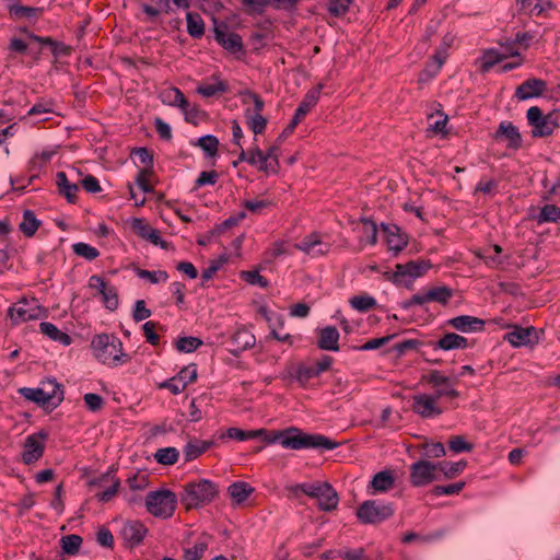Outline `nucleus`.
Wrapping results in <instances>:
<instances>
[{"label": "nucleus", "mask_w": 560, "mask_h": 560, "mask_svg": "<svg viewBox=\"0 0 560 560\" xmlns=\"http://www.w3.org/2000/svg\"><path fill=\"white\" fill-rule=\"evenodd\" d=\"M282 141H279L277 139L276 143L270 145L265 152L262 151L264 155V163L262 166L259 167V171L266 173V174H278L280 171V162H279V154H280V145Z\"/></svg>", "instance_id": "18"}, {"label": "nucleus", "mask_w": 560, "mask_h": 560, "mask_svg": "<svg viewBox=\"0 0 560 560\" xmlns=\"http://www.w3.org/2000/svg\"><path fill=\"white\" fill-rule=\"evenodd\" d=\"M91 485L98 487L107 486L104 490L98 491L95 497L101 502H108L117 494L120 487V480L116 478L115 474L107 471L97 479L91 481Z\"/></svg>", "instance_id": "12"}, {"label": "nucleus", "mask_w": 560, "mask_h": 560, "mask_svg": "<svg viewBox=\"0 0 560 560\" xmlns=\"http://www.w3.org/2000/svg\"><path fill=\"white\" fill-rule=\"evenodd\" d=\"M447 325L462 332H472L483 330L485 320L470 315H460L448 319Z\"/></svg>", "instance_id": "15"}, {"label": "nucleus", "mask_w": 560, "mask_h": 560, "mask_svg": "<svg viewBox=\"0 0 560 560\" xmlns=\"http://www.w3.org/2000/svg\"><path fill=\"white\" fill-rule=\"evenodd\" d=\"M504 339L513 347H523L537 343L536 329L534 327L515 326L512 331L505 334Z\"/></svg>", "instance_id": "14"}, {"label": "nucleus", "mask_w": 560, "mask_h": 560, "mask_svg": "<svg viewBox=\"0 0 560 560\" xmlns=\"http://www.w3.org/2000/svg\"><path fill=\"white\" fill-rule=\"evenodd\" d=\"M213 82H202L200 83L196 92L200 94L202 97H213L226 93L229 91V84L225 81L219 79V77H212Z\"/></svg>", "instance_id": "24"}, {"label": "nucleus", "mask_w": 560, "mask_h": 560, "mask_svg": "<svg viewBox=\"0 0 560 560\" xmlns=\"http://www.w3.org/2000/svg\"><path fill=\"white\" fill-rule=\"evenodd\" d=\"M422 380L431 385L432 388L454 385L450 377L445 376L441 371L438 370H433L429 374L422 376Z\"/></svg>", "instance_id": "50"}, {"label": "nucleus", "mask_w": 560, "mask_h": 560, "mask_svg": "<svg viewBox=\"0 0 560 560\" xmlns=\"http://www.w3.org/2000/svg\"><path fill=\"white\" fill-rule=\"evenodd\" d=\"M319 376L315 365L299 364L295 369L294 377L301 385H306L310 380Z\"/></svg>", "instance_id": "44"}, {"label": "nucleus", "mask_w": 560, "mask_h": 560, "mask_svg": "<svg viewBox=\"0 0 560 560\" xmlns=\"http://www.w3.org/2000/svg\"><path fill=\"white\" fill-rule=\"evenodd\" d=\"M440 465L439 472H443L444 477L452 479L459 475L467 466V462L459 460L456 463H438Z\"/></svg>", "instance_id": "46"}, {"label": "nucleus", "mask_w": 560, "mask_h": 560, "mask_svg": "<svg viewBox=\"0 0 560 560\" xmlns=\"http://www.w3.org/2000/svg\"><path fill=\"white\" fill-rule=\"evenodd\" d=\"M218 494L217 485L208 479H199L185 486L182 502L187 510L198 509L210 503Z\"/></svg>", "instance_id": "3"}, {"label": "nucleus", "mask_w": 560, "mask_h": 560, "mask_svg": "<svg viewBox=\"0 0 560 560\" xmlns=\"http://www.w3.org/2000/svg\"><path fill=\"white\" fill-rule=\"evenodd\" d=\"M453 296V290L448 287H435L427 291V299L429 302H438L442 305H446Z\"/></svg>", "instance_id": "40"}, {"label": "nucleus", "mask_w": 560, "mask_h": 560, "mask_svg": "<svg viewBox=\"0 0 560 560\" xmlns=\"http://www.w3.org/2000/svg\"><path fill=\"white\" fill-rule=\"evenodd\" d=\"M411 409L421 418H434L443 413V408L431 394H417L412 396Z\"/></svg>", "instance_id": "8"}, {"label": "nucleus", "mask_w": 560, "mask_h": 560, "mask_svg": "<svg viewBox=\"0 0 560 560\" xmlns=\"http://www.w3.org/2000/svg\"><path fill=\"white\" fill-rule=\"evenodd\" d=\"M339 331L334 326H327L318 331L317 346L322 350L338 351Z\"/></svg>", "instance_id": "22"}, {"label": "nucleus", "mask_w": 560, "mask_h": 560, "mask_svg": "<svg viewBox=\"0 0 560 560\" xmlns=\"http://www.w3.org/2000/svg\"><path fill=\"white\" fill-rule=\"evenodd\" d=\"M136 275L141 279L148 280L152 284L166 282L168 279V275L164 270L150 271L147 269L137 268Z\"/></svg>", "instance_id": "47"}, {"label": "nucleus", "mask_w": 560, "mask_h": 560, "mask_svg": "<svg viewBox=\"0 0 560 560\" xmlns=\"http://www.w3.org/2000/svg\"><path fill=\"white\" fill-rule=\"evenodd\" d=\"M19 393L27 400L30 401H33V402H36L37 405L39 406H49L50 402L49 400L46 398L45 395H47L45 393L44 389H42V387H37V388H31V387H23V388H20L19 389Z\"/></svg>", "instance_id": "39"}, {"label": "nucleus", "mask_w": 560, "mask_h": 560, "mask_svg": "<svg viewBox=\"0 0 560 560\" xmlns=\"http://www.w3.org/2000/svg\"><path fill=\"white\" fill-rule=\"evenodd\" d=\"M294 247L315 258L328 254L331 245L328 242H325L320 234L314 232L304 236V238L300 243L295 244Z\"/></svg>", "instance_id": "9"}, {"label": "nucleus", "mask_w": 560, "mask_h": 560, "mask_svg": "<svg viewBox=\"0 0 560 560\" xmlns=\"http://www.w3.org/2000/svg\"><path fill=\"white\" fill-rule=\"evenodd\" d=\"M212 444L213 442L211 441H201L198 439L189 440L183 450L185 462H191L198 458L207 452Z\"/></svg>", "instance_id": "28"}, {"label": "nucleus", "mask_w": 560, "mask_h": 560, "mask_svg": "<svg viewBox=\"0 0 560 560\" xmlns=\"http://www.w3.org/2000/svg\"><path fill=\"white\" fill-rule=\"evenodd\" d=\"M91 347L95 358L103 364L118 366L130 360V357L122 350V342L114 335L101 334L95 336Z\"/></svg>", "instance_id": "2"}, {"label": "nucleus", "mask_w": 560, "mask_h": 560, "mask_svg": "<svg viewBox=\"0 0 560 560\" xmlns=\"http://www.w3.org/2000/svg\"><path fill=\"white\" fill-rule=\"evenodd\" d=\"M464 481H458L446 486H435L432 489V493L434 495H453L459 493L464 489Z\"/></svg>", "instance_id": "57"}, {"label": "nucleus", "mask_w": 560, "mask_h": 560, "mask_svg": "<svg viewBox=\"0 0 560 560\" xmlns=\"http://www.w3.org/2000/svg\"><path fill=\"white\" fill-rule=\"evenodd\" d=\"M241 277L249 284L259 285L260 288L268 287V280L256 270L243 271Z\"/></svg>", "instance_id": "58"}, {"label": "nucleus", "mask_w": 560, "mask_h": 560, "mask_svg": "<svg viewBox=\"0 0 560 560\" xmlns=\"http://www.w3.org/2000/svg\"><path fill=\"white\" fill-rule=\"evenodd\" d=\"M61 548L65 553L67 555H75L78 553L81 545H82V538L79 535H68L63 536L60 540Z\"/></svg>", "instance_id": "52"}, {"label": "nucleus", "mask_w": 560, "mask_h": 560, "mask_svg": "<svg viewBox=\"0 0 560 560\" xmlns=\"http://www.w3.org/2000/svg\"><path fill=\"white\" fill-rule=\"evenodd\" d=\"M195 145L199 147L208 156L213 158L218 153L219 140L212 135H207L197 139Z\"/></svg>", "instance_id": "42"}, {"label": "nucleus", "mask_w": 560, "mask_h": 560, "mask_svg": "<svg viewBox=\"0 0 560 560\" xmlns=\"http://www.w3.org/2000/svg\"><path fill=\"white\" fill-rule=\"evenodd\" d=\"M176 495L170 490L151 491L145 498V506L155 517L168 518L176 509Z\"/></svg>", "instance_id": "4"}, {"label": "nucleus", "mask_w": 560, "mask_h": 560, "mask_svg": "<svg viewBox=\"0 0 560 560\" xmlns=\"http://www.w3.org/2000/svg\"><path fill=\"white\" fill-rule=\"evenodd\" d=\"M265 441L268 444L279 441L284 448L289 450H334L338 446V443L325 435L303 433L298 428H289L284 431L277 432L272 438H266Z\"/></svg>", "instance_id": "1"}, {"label": "nucleus", "mask_w": 560, "mask_h": 560, "mask_svg": "<svg viewBox=\"0 0 560 560\" xmlns=\"http://www.w3.org/2000/svg\"><path fill=\"white\" fill-rule=\"evenodd\" d=\"M56 185L58 187L60 195L65 196L69 202H75L77 191L79 190V187L77 184L69 182L67 174L65 172L57 173Z\"/></svg>", "instance_id": "31"}, {"label": "nucleus", "mask_w": 560, "mask_h": 560, "mask_svg": "<svg viewBox=\"0 0 560 560\" xmlns=\"http://www.w3.org/2000/svg\"><path fill=\"white\" fill-rule=\"evenodd\" d=\"M394 514L392 504H377L376 501L363 502L357 511L358 518L364 524L380 523Z\"/></svg>", "instance_id": "7"}, {"label": "nucleus", "mask_w": 560, "mask_h": 560, "mask_svg": "<svg viewBox=\"0 0 560 560\" xmlns=\"http://www.w3.org/2000/svg\"><path fill=\"white\" fill-rule=\"evenodd\" d=\"M214 38L215 40L229 52L236 54L243 51V40L242 37L234 33L230 32L229 27L225 23H215L214 24Z\"/></svg>", "instance_id": "10"}, {"label": "nucleus", "mask_w": 560, "mask_h": 560, "mask_svg": "<svg viewBox=\"0 0 560 560\" xmlns=\"http://www.w3.org/2000/svg\"><path fill=\"white\" fill-rule=\"evenodd\" d=\"M266 432L267 431L265 429L244 431L238 428H230L226 431V435L230 439H234L237 441H245V440H250V439H256L258 436H261Z\"/></svg>", "instance_id": "45"}, {"label": "nucleus", "mask_w": 560, "mask_h": 560, "mask_svg": "<svg viewBox=\"0 0 560 560\" xmlns=\"http://www.w3.org/2000/svg\"><path fill=\"white\" fill-rule=\"evenodd\" d=\"M228 492L235 504H241L254 492V488L247 482L236 481L228 488Z\"/></svg>", "instance_id": "33"}, {"label": "nucleus", "mask_w": 560, "mask_h": 560, "mask_svg": "<svg viewBox=\"0 0 560 560\" xmlns=\"http://www.w3.org/2000/svg\"><path fill=\"white\" fill-rule=\"evenodd\" d=\"M47 439V434L43 431L28 435L24 444V452L22 454L23 462L25 464H32L38 460L45 450L44 441Z\"/></svg>", "instance_id": "11"}, {"label": "nucleus", "mask_w": 560, "mask_h": 560, "mask_svg": "<svg viewBox=\"0 0 560 560\" xmlns=\"http://www.w3.org/2000/svg\"><path fill=\"white\" fill-rule=\"evenodd\" d=\"M352 0H329L328 11L334 16H340L348 12Z\"/></svg>", "instance_id": "59"}, {"label": "nucleus", "mask_w": 560, "mask_h": 560, "mask_svg": "<svg viewBox=\"0 0 560 560\" xmlns=\"http://www.w3.org/2000/svg\"><path fill=\"white\" fill-rule=\"evenodd\" d=\"M546 90V82L541 79H528L524 81L515 92L518 100H527L540 96Z\"/></svg>", "instance_id": "20"}, {"label": "nucleus", "mask_w": 560, "mask_h": 560, "mask_svg": "<svg viewBox=\"0 0 560 560\" xmlns=\"http://www.w3.org/2000/svg\"><path fill=\"white\" fill-rule=\"evenodd\" d=\"M83 400L86 408L92 412L100 411L104 406V399L98 394L88 393L83 396Z\"/></svg>", "instance_id": "60"}, {"label": "nucleus", "mask_w": 560, "mask_h": 560, "mask_svg": "<svg viewBox=\"0 0 560 560\" xmlns=\"http://www.w3.org/2000/svg\"><path fill=\"white\" fill-rule=\"evenodd\" d=\"M560 220V208L555 205H546L538 215L539 222H557Z\"/></svg>", "instance_id": "55"}, {"label": "nucleus", "mask_w": 560, "mask_h": 560, "mask_svg": "<svg viewBox=\"0 0 560 560\" xmlns=\"http://www.w3.org/2000/svg\"><path fill=\"white\" fill-rule=\"evenodd\" d=\"M363 225V234L371 245L376 244L377 242V226L374 221L370 219L362 220Z\"/></svg>", "instance_id": "62"}, {"label": "nucleus", "mask_w": 560, "mask_h": 560, "mask_svg": "<svg viewBox=\"0 0 560 560\" xmlns=\"http://www.w3.org/2000/svg\"><path fill=\"white\" fill-rule=\"evenodd\" d=\"M72 249L77 256L83 257L90 261L96 259L100 256V252L96 247L82 242L73 244Z\"/></svg>", "instance_id": "49"}, {"label": "nucleus", "mask_w": 560, "mask_h": 560, "mask_svg": "<svg viewBox=\"0 0 560 560\" xmlns=\"http://www.w3.org/2000/svg\"><path fill=\"white\" fill-rule=\"evenodd\" d=\"M520 10L529 15H540L551 5L550 0H517Z\"/></svg>", "instance_id": "35"}, {"label": "nucleus", "mask_w": 560, "mask_h": 560, "mask_svg": "<svg viewBox=\"0 0 560 560\" xmlns=\"http://www.w3.org/2000/svg\"><path fill=\"white\" fill-rule=\"evenodd\" d=\"M322 89L323 84H318L316 88L310 90L304 96L303 101L298 106V108L295 109L293 116L302 120L310 113V110L317 104Z\"/></svg>", "instance_id": "26"}, {"label": "nucleus", "mask_w": 560, "mask_h": 560, "mask_svg": "<svg viewBox=\"0 0 560 560\" xmlns=\"http://www.w3.org/2000/svg\"><path fill=\"white\" fill-rule=\"evenodd\" d=\"M178 451L175 447L159 448L154 455L158 463L163 465H173L178 459Z\"/></svg>", "instance_id": "51"}, {"label": "nucleus", "mask_w": 560, "mask_h": 560, "mask_svg": "<svg viewBox=\"0 0 560 560\" xmlns=\"http://www.w3.org/2000/svg\"><path fill=\"white\" fill-rule=\"evenodd\" d=\"M448 446L450 450L454 453L469 452L472 450V445L468 443L462 435L452 436L448 442Z\"/></svg>", "instance_id": "61"}, {"label": "nucleus", "mask_w": 560, "mask_h": 560, "mask_svg": "<svg viewBox=\"0 0 560 560\" xmlns=\"http://www.w3.org/2000/svg\"><path fill=\"white\" fill-rule=\"evenodd\" d=\"M148 529L139 521L127 522L121 528V536L129 547L138 546L142 542Z\"/></svg>", "instance_id": "16"}, {"label": "nucleus", "mask_w": 560, "mask_h": 560, "mask_svg": "<svg viewBox=\"0 0 560 560\" xmlns=\"http://www.w3.org/2000/svg\"><path fill=\"white\" fill-rule=\"evenodd\" d=\"M430 267L431 265L424 260L398 264L393 275L394 282L402 283L405 277H409L410 279L421 277Z\"/></svg>", "instance_id": "13"}, {"label": "nucleus", "mask_w": 560, "mask_h": 560, "mask_svg": "<svg viewBox=\"0 0 560 560\" xmlns=\"http://www.w3.org/2000/svg\"><path fill=\"white\" fill-rule=\"evenodd\" d=\"M495 139H505L508 147L517 150L522 147V137L516 126L510 121H502L494 136Z\"/></svg>", "instance_id": "17"}, {"label": "nucleus", "mask_w": 560, "mask_h": 560, "mask_svg": "<svg viewBox=\"0 0 560 560\" xmlns=\"http://www.w3.org/2000/svg\"><path fill=\"white\" fill-rule=\"evenodd\" d=\"M151 316V311L145 307V302L143 300H138L135 303L132 318L135 322H142Z\"/></svg>", "instance_id": "64"}, {"label": "nucleus", "mask_w": 560, "mask_h": 560, "mask_svg": "<svg viewBox=\"0 0 560 560\" xmlns=\"http://www.w3.org/2000/svg\"><path fill=\"white\" fill-rule=\"evenodd\" d=\"M317 502L318 508L322 511L329 512L337 508L339 498L330 483L328 485V487H324V493L322 497H319V500Z\"/></svg>", "instance_id": "37"}, {"label": "nucleus", "mask_w": 560, "mask_h": 560, "mask_svg": "<svg viewBox=\"0 0 560 560\" xmlns=\"http://www.w3.org/2000/svg\"><path fill=\"white\" fill-rule=\"evenodd\" d=\"M383 232L385 234L386 243L389 250L398 254L407 245V240L399 233V229L396 225L382 224Z\"/></svg>", "instance_id": "23"}, {"label": "nucleus", "mask_w": 560, "mask_h": 560, "mask_svg": "<svg viewBox=\"0 0 560 560\" xmlns=\"http://www.w3.org/2000/svg\"><path fill=\"white\" fill-rule=\"evenodd\" d=\"M42 389L45 390L47 395L46 398L49 400L50 405L57 406L63 399V392L61 389V385L56 382V380H46L40 383Z\"/></svg>", "instance_id": "34"}, {"label": "nucleus", "mask_w": 560, "mask_h": 560, "mask_svg": "<svg viewBox=\"0 0 560 560\" xmlns=\"http://www.w3.org/2000/svg\"><path fill=\"white\" fill-rule=\"evenodd\" d=\"M202 345V341L196 337H182L178 338L175 347L179 352L189 353L197 350Z\"/></svg>", "instance_id": "54"}, {"label": "nucleus", "mask_w": 560, "mask_h": 560, "mask_svg": "<svg viewBox=\"0 0 560 560\" xmlns=\"http://www.w3.org/2000/svg\"><path fill=\"white\" fill-rule=\"evenodd\" d=\"M422 447L425 451L424 455L428 458H440L446 454L445 447L441 442L425 443Z\"/></svg>", "instance_id": "63"}, {"label": "nucleus", "mask_w": 560, "mask_h": 560, "mask_svg": "<svg viewBox=\"0 0 560 560\" xmlns=\"http://www.w3.org/2000/svg\"><path fill=\"white\" fill-rule=\"evenodd\" d=\"M103 296V302L109 311H115L118 307V294L117 290L113 285H107L103 292H101Z\"/></svg>", "instance_id": "56"}, {"label": "nucleus", "mask_w": 560, "mask_h": 560, "mask_svg": "<svg viewBox=\"0 0 560 560\" xmlns=\"http://www.w3.org/2000/svg\"><path fill=\"white\" fill-rule=\"evenodd\" d=\"M395 485V477L390 470H382L374 475L370 482L372 493L386 492L390 490Z\"/></svg>", "instance_id": "30"}, {"label": "nucleus", "mask_w": 560, "mask_h": 560, "mask_svg": "<svg viewBox=\"0 0 560 560\" xmlns=\"http://www.w3.org/2000/svg\"><path fill=\"white\" fill-rule=\"evenodd\" d=\"M526 117L532 126V136L535 138L548 137L559 126L557 113L544 115L542 110L537 106L529 107Z\"/></svg>", "instance_id": "5"}, {"label": "nucleus", "mask_w": 560, "mask_h": 560, "mask_svg": "<svg viewBox=\"0 0 560 560\" xmlns=\"http://www.w3.org/2000/svg\"><path fill=\"white\" fill-rule=\"evenodd\" d=\"M328 485V482L301 483L295 486V489L318 501L324 493V487Z\"/></svg>", "instance_id": "48"}, {"label": "nucleus", "mask_w": 560, "mask_h": 560, "mask_svg": "<svg viewBox=\"0 0 560 560\" xmlns=\"http://www.w3.org/2000/svg\"><path fill=\"white\" fill-rule=\"evenodd\" d=\"M468 347L467 338L455 332H447L443 335L435 345V348L445 351L455 349H466Z\"/></svg>", "instance_id": "29"}, {"label": "nucleus", "mask_w": 560, "mask_h": 560, "mask_svg": "<svg viewBox=\"0 0 560 560\" xmlns=\"http://www.w3.org/2000/svg\"><path fill=\"white\" fill-rule=\"evenodd\" d=\"M246 124L255 135H260L265 131L267 119L261 114H252L250 109L245 110Z\"/></svg>", "instance_id": "41"}, {"label": "nucleus", "mask_w": 560, "mask_h": 560, "mask_svg": "<svg viewBox=\"0 0 560 560\" xmlns=\"http://www.w3.org/2000/svg\"><path fill=\"white\" fill-rule=\"evenodd\" d=\"M231 341L233 348L230 350V352L234 355H237L238 353L254 347L256 338L248 329L240 328L234 332Z\"/></svg>", "instance_id": "21"}, {"label": "nucleus", "mask_w": 560, "mask_h": 560, "mask_svg": "<svg viewBox=\"0 0 560 560\" xmlns=\"http://www.w3.org/2000/svg\"><path fill=\"white\" fill-rule=\"evenodd\" d=\"M506 59V54H501V51L497 49H488L483 52L480 58V71L486 73L488 72L494 65L501 62Z\"/></svg>", "instance_id": "38"}, {"label": "nucleus", "mask_w": 560, "mask_h": 560, "mask_svg": "<svg viewBox=\"0 0 560 560\" xmlns=\"http://www.w3.org/2000/svg\"><path fill=\"white\" fill-rule=\"evenodd\" d=\"M350 305L359 312H368L376 305V301L369 295H355L350 299Z\"/></svg>", "instance_id": "53"}, {"label": "nucleus", "mask_w": 560, "mask_h": 560, "mask_svg": "<svg viewBox=\"0 0 560 560\" xmlns=\"http://www.w3.org/2000/svg\"><path fill=\"white\" fill-rule=\"evenodd\" d=\"M438 463H431L427 459H420L409 467V481L413 487H424L435 480H439Z\"/></svg>", "instance_id": "6"}, {"label": "nucleus", "mask_w": 560, "mask_h": 560, "mask_svg": "<svg viewBox=\"0 0 560 560\" xmlns=\"http://www.w3.org/2000/svg\"><path fill=\"white\" fill-rule=\"evenodd\" d=\"M160 100L165 105L178 108H186L189 105L184 93L179 89L173 86L162 90L160 92Z\"/></svg>", "instance_id": "25"}, {"label": "nucleus", "mask_w": 560, "mask_h": 560, "mask_svg": "<svg viewBox=\"0 0 560 560\" xmlns=\"http://www.w3.org/2000/svg\"><path fill=\"white\" fill-rule=\"evenodd\" d=\"M8 315L14 325L25 323L38 317L36 310L28 307L26 301H20L8 311Z\"/></svg>", "instance_id": "19"}, {"label": "nucleus", "mask_w": 560, "mask_h": 560, "mask_svg": "<svg viewBox=\"0 0 560 560\" xmlns=\"http://www.w3.org/2000/svg\"><path fill=\"white\" fill-rule=\"evenodd\" d=\"M39 226V221L31 210H26L23 213V220L20 223V230L26 236H33Z\"/></svg>", "instance_id": "43"}, {"label": "nucleus", "mask_w": 560, "mask_h": 560, "mask_svg": "<svg viewBox=\"0 0 560 560\" xmlns=\"http://www.w3.org/2000/svg\"><path fill=\"white\" fill-rule=\"evenodd\" d=\"M187 32L194 38H201L205 34L202 18L196 12H188L186 15Z\"/></svg>", "instance_id": "36"}, {"label": "nucleus", "mask_w": 560, "mask_h": 560, "mask_svg": "<svg viewBox=\"0 0 560 560\" xmlns=\"http://www.w3.org/2000/svg\"><path fill=\"white\" fill-rule=\"evenodd\" d=\"M39 330L43 335L63 346H69L72 342V338L67 332L59 330L56 325L49 322L40 323Z\"/></svg>", "instance_id": "32"}, {"label": "nucleus", "mask_w": 560, "mask_h": 560, "mask_svg": "<svg viewBox=\"0 0 560 560\" xmlns=\"http://www.w3.org/2000/svg\"><path fill=\"white\" fill-rule=\"evenodd\" d=\"M211 541V536L202 534L192 547L185 548L183 553V560H201Z\"/></svg>", "instance_id": "27"}]
</instances>
